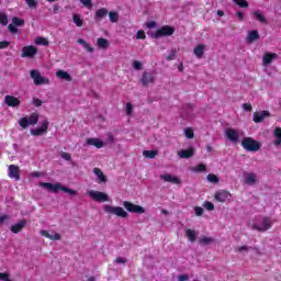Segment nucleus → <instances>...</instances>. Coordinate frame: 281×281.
<instances>
[{
  "label": "nucleus",
  "mask_w": 281,
  "mask_h": 281,
  "mask_svg": "<svg viewBox=\"0 0 281 281\" xmlns=\"http://www.w3.org/2000/svg\"><path fill=\"white\" fill-rule=\"evenodd\" d=\"M40 188H45V190H48L49 192H58L59 190H61V192H67V194H70V196H76V194H78V192L74 189H69L63 184H60V182L57 183H52V182H40L38 183Z\"/></svg>",
  "instance_id": "1"
},
{
  "label": "nucleus",
  "mask_w": 281,
  "mask_h": 281,
  "mask_svg": "<svg viewBox=\"0 0 281 281\" xmlns=\"http://www.w3.org/2000/svg\"><path fill=\"white\" fill-rule=\"evenodd\" d=\"M241 146L244 150L248 153H258L260 150V142L254 139L252 137H244L241 140Z\"/></svg>",
  "instance_id": "2"
},
{
  "label": "nucleus",
  "mask_w": 281,
  "mask_h": 281,
  "mask_svg": "<svg viewBox=\"0 0 281 281\" xmlns=\"http://www.w3.org/2000/svg\"><path fill=\"white\" fill-rule=\"evenodd\" d=\"M19 124L21 128H26L29 126H36V124H38V113L33 112L29 117L24 116L20 119Z\"/></svg>",
  "instance_id": "3"
},
{
  "label": "nucleus",
  "mask_w": 281,
  "mask_h": 281,
  "mask_svg": "<svg viewBox=\"0 0 281 281\" xmlns=\"http://www.w3.org/2000/svg\"><path fill=\"white\" fill-rule=\"evenodd\" d=\"M175 34V27L170 25H164L156 32L151 33V38H164L166 36H172Z\"/></svg>",
  "instance_id": "4"
},
{
  "label": "nucleus",
  "mask_w": 281,
  "mask_h": 281,
  "mask_svg": "<svg viewBox=\"0 0 281 281\" xmlns=\"http://www.w3.org/2000/svg\"><path fill=\"white\" fill-rule=\"evenodd\" d=\"M104 212L108 214H114V216H119L120 218H128V212L124 211L122 206L105 205Z\"/></svg>",
  "instance_id": "5"
},
{
  "label": "nucleus",
  "mask_w": 281,
  "mask_h": 281,
  "mask_svg": "<svg viewBox=\"0 0 281 281\" xmlns=\"http://www.w3.org/2000/svg\"><path fill=\"white\" fill-rule=\"evenodd\" d=\"M30 76L34 82V85H36V87H41L42 85H49V80L43 76H41V71L38 70H31L30 71Z\"/></svg>",
  "instance_id": "6"
},
{
  "label": "nucleus",
  "mask_w": 281,
  "mask_h": 281,
  "mask_svg": "<svg viewBox=\"0 0 281 281\" xmlns=\"http://www.w3.org/2000/svg\"><path fill=\"white\" fill-rule=\"evenodd\" d=\"M123 207H125V210L132 214H144L146 212L144 206L134 204L133 202L128 201H123Z\"/></svg>",
  "instance_id": "7"
},
{
  "label": "nucleus",
  "mask_w": 281,
  "mask_h": 281,
  "mask_svg": "<svg viewBox=\"0 0 281 281\" xmlns=\"http://www.w3.org/2000/svg\"><path fill=\"white\" fill-rule=\"evenodd\" d=\"M88 195H90L92 201H97V203H106L109 201V194L101 191L90 190L88 191Z\"/></svg>",
  "instance_id": "8"
},
{
  "label": "nucleus",
  "mask_w": 281,
  "mask_h": 281,
  "mask_svg": "<svg viewBox=\"0 0 281 281\" xmlns=\"http://www.w3.org/2000/svg\"><path fill=\"white\" fill-rule=\"evenodd\" d=\"M273 223L271 222V217H262L261 226H258L257 224H252L251 228L256 232H269L271 229Z\"/></svg>",
  "instance_id": "9"
},
{
  "label": "nucleus",
  "mask_w": 281,
  "mask_h": 281,
  "mask_svg": "<svg viewBox=\"0 0 281 281\" xmlns=\"http://www.w3.org/2000/svg\"><path fill=\"white\" fill-rule=\"evenodd\" d=\"M155 72L153 71H144L142 75V78L139 79V82L143 85V87H148V85H155Z\"/></svg>",
  "instance_id": "10"
},
{
  "label": "nucleus",
  "mask_w": 281,
  "mask_h": 281,
  "mask_svg": "<svg viewBox=\"0 0 281 281\" xmlns=\"http://www.w3.org/2000/svg\"><path fill=\"white\" fill-rule=\"evenodd\" d=\"M48 130H49V121L45 120L43 121L41 127L33 128L30 131V133L31 135H33V137H41V135H45V133H47Z\"/></svg>",
  "instance_id": "11"
},
{
  "label": "nucleus",
  "mask_w": 281,
  "mask_h": 281,
  "mask_svg": "<svg viewBox=\"0 0 281 281\" xmlns=\"http://www.w3.org/2000/svg\"><path fill=\"white\" fill-rule=\"evenodd\" d=\"M36 54H38V49L33 45L22 47V58H34Z\"/></svg>",
  "instance_id": "12"
},
{
  "label": "nucleus",
  "mask_w": 281,
  "mask_h": 281,
  "mask_svg": "<svg viewBox=\"0 0 281 281\" xmlns=\"http://www.w3.org/2000/svg\"><path fill=\"white\" fill-rule=\"evenodd\" d=\"M4 104L7 106H10L11 109H16V108L21 106V99L16 98L14 95L7 94L4 97Z\"/></svg>",
  "instance_id": "13"
},
{
  "label": "nucleus",
  "mask_w": 281,
  "mask_h": 281,
  "mask_svg": "<svg viewBox=\"0 0 281 281\" xmlns=\"http://www.w3.org/2000/svg\"><path fill=\"white\" fill-rule=\"evenodd\" d=\"M225 136L233 144H237L238 139L240 137V135H238V131H236V130H234L232 127L226 128Z\"/></svg>",
  "instance_id": "14"
},
{
  "label": "nucleus",
  "mask_w": 281,
  "mask_h": 281,
  "mask_svg": "<svg viewBox=\"0 0 281 281\" xmlns=\"http://www.w3.org/2000/svg\"><path fill=\"white\" fill-rule=\"evenodd\" d=\"M9 177L10 179H14L15 181L21 180V169L16 165L9 166Z\"/></svg>",
  "instance_id": "15"
},
{
  "label": "nucleus",
  "mask_w": 281,
  "mask_h": 281,
  "mask_svg": "<svg viewBox=\"0 0 281 281\" xmlns=\"http://www.w3.org/2000/svg\"><path fill=\"white\" fill-rule=\"evenodd\" d=\"M27 226V220L22 218L16 224H13L10 228L12 234H19V232H23L25 227Z\"/></svg>",
  "instance_id": "16"
},
{
  "label": "nucleus",
  "mask_w": 281,
  "mask_h": 281,
  "mask_svg": "<svg viewBox=\"0 0 281 281\" xmlns=\"http://www.w3.org/2000/svg\"><path fill=\"white\" fill-rule=\"evenodd\" d=\"M271 113L269 111L263 110L261 112H255L252 115V121L255 124H260V122H263L266 117H270Z\"/></svg>",
  "instance_id": "17"
},
{
  "label": "nucleus",
  "mask_w": 281,
  "mask_h": 281,
  "mask_svg": "<svg viewBox=\"0 0 281 281\" xmlns=\"http://www.w3.org/2000/svg\"><path fill=\"white\" fill-rule=\"evenodd\" d=\"M229 196H232V194L229 193V191L226 190H220L215 193L214 199L215 201H217L218 203H225V201H227V199H229Z\"/></svg>",
  "instance_id": "18"
},
{
  "label": "nucleus",
  "mask_w": 281,
  "mask_h": 281,
  "mask_svg": "<svg viewBox=\"0 0 281 281\" xmlns=\"http://www.w3.org/2000/svg\"><path fill=\"white\" fill-rule=\"evenodd\" d=\"M160 179H162V181H166L167 183H173L175 186H181V179H179L177 176L161 175Z\"/></svg>",
  "instance_id": "19"
},
{
  "label": "nucleus",
  "mask_w": 281,
  "mask_h": 281,
  "mask_svg": "<svg viewBox=\"0 0 281 281\" xmlns=\"http://www.w3.org/2000/svg\"><path fill=\"white\" fill-rule=\"evenodd\" d=\"M178 157H180V159H190L191 157H194V147L181 149L180 151H178Z\"/></svg>",
  "instance_id": "20"
},
{
  "label": "nucleus",
  "mask_w": 281,
  "mask_h": 281,
  "mask_svg": "<svg viewBox=\"0 0 281 281\" xmlns=\"http://www.w3.org/2000/svg\"><path fill=\"white\" fill-rule=\"evenodd\" d=\"M257 181H258V178L256 173L254 172L245 173L244 183H246V186H254V183H256Z\"/></svg>",
  "instance_id": "21"
},
{
  "label": "nucleus",
  "mask_w": 281,
  "mask_h": 281,
  "mask_svg": "<svg viewBox=\"0 0 281 281\" xmlns=\"http://www.w3.org/2000/svg\"><path fill=\"white\" fill-rule=\"evenodd\" d=\"M278 58V54L276 53H266L262 57V64L263 65H271V63L274 61V59Z\"/></svg>",
  "instance_id": "22"
},
{
  "label": "nucleus",
  "mask_w": 281,
  "mask_h": 281,
  "mask_svg": "<svg viewBox=\"0 0 281 281\" xmlns=\"http://www.w3.org/2000/svg\"><path fill=\"white\" fill-rule=\"evenodd\" d=\"M258 38H260V33H258V30H252V31L248 32V34L246 36L247 43H256V41H258Z\"/></svg>",
  "instance_id": "23"
},
{
  "label": "nucleus",
  "mask_w": 281,
  "mask_h": 281,
  "mask_svg": "<svg viewBox=\"0 0 281 281\" xmlns=\"http://www.w3.org/2000/svg\"><path fill=\"white\" fill-rule=\"evenodd\" d=\"M205 44H198L193 48L194 56H196L198 58H203V54H205Z\"/></svg>",
  "instance_id": "24"
},
{
  "label": "nucleus",
  "mask_w": 281,
  "mask_h": 281,
  "mask_svg": "<svg viewBox=\"0 0 281 281\" xmlns=\"http://www.w3.org/2000/svg\"><path fill=\"white\" fill-rule=\"evenodd\" d=\"M86 144H88V146H94L95 148L104 147V142L100 140L99 138H88Z\"/></svg>",
  "instance_id": "25"
},
{
  "label": "nucleus",
  "mask_w": 281,
  "mask_h": 281,
  "mask_svg": "<svg viewBox=\"0 0 281 281\" xmlns=\"http://www.w3.org/2000/svg\"><path fill=\"white\" fill-rule=\"evenodd\" d=\"M106 14H109V9L106 8L98 9L94 14V21H102V19H104Z\"/></svg>",
  "instance_id": "26"
},
{
  "label": "nucleus",
  "mask_w": 281,
  "mask_h": 281,
  "mask_svg": "<svg viewBox=\"0 0 281 281\" xmlns=\"http://www.w3.org/2000/svg\"><path fill=\"white\" fill-rule=\"evenodd\" d=\"M41 236H45V238H48L49 240H60L61 236L59 233H55L54 235L49 234L47 231H41Z\"/></svg>",
  "instance_id": "27"
},
{
  "label": "nucleus",
  "mask_w": 281,
  "mask_h": 281,
  "mask_svg": "<svg viewBox=\"0 0 281 281\" xmlns=\"http://www.w3.org/2000/svg\"><path fill=\"white\" fill-rule=\"evenodd\" d=\"M57 78H60L61 80H66L67 82H71V75L65 70H58L56 72Z\"/></svg>",
  "instance_id": "28"
},
{
  "label": "nucleus",
  "mask_w": 281,
  "mask_h": 281,
  "mask_svg": "<svg viewBox=\"0 0 281 281\" xmlns=\"http://www.w3.org/2000/svg\"><path fill=\"white\" fill-rule=\"evenodd\" d=\"M94 175L98 177L100 180V183H106V176H104V172H102V169L95 167L93 169Z\"/></svg>",
  "instance_id": "29"
},
{
  "label": "nucleus",
  "mask_w": 281,
  "mask_h": 281,
  "mask_svg": "<svg viewBox=\"0 0 281 281\" xmlns=\"http://www.w3.org/2000/svg\"><path fill=\"white\" fill-rule=\"evenodd\" d=\"M186 236L190 240V243H195L196 241V231L192 228H188L186 231Z\"/></svg>",
  "instance_id": "30"
},
{
  "label": "nucleus",
  "mask_w": 281,
  "mask_h": 281,
  "mask_svg": "<svg viewBox=\"0 0 281 281\" xmlns=\"http://www.w3.org/2000/svg\"><path fill=\"white\" fill-rule=\"evenodd\" d=\"M254 16L259 21V23H263V25H267V18L262 14V11L257 10L254 12Z\"/></svg>",
  "instance_id": "31"
},
{
  "label": "nucleus",
  "mask_w": 281,
  "mask_h": 281,
  "mask_svg": "<svg viewBox=\"0 0 281 281\" xmlns=\"http://www.w3.org/2000/svg\"><path fill=\"white\" fill-rule=\"evenodd\" d=\"M97 44H98V47H100V49L109 48V40H106L104 37H99L97 40Z\"/></svg>",
  "instance_id": "32"
},
{
  "label": "nucleus",
  "mask_w": 281,
  "mask_h": 281,
  "mask_svg": "<svg viewBox=\"0 0 281 281\" xmlns=\"http://www.w3.org/2000/svg\"><path fill=\"white\" fill-rule=\"evenodd\" d=\"M212 243H214V238L212 237H207V236H202L199 238V245H212Z\"/></svg>",
  "instance_id": "33"
},
{
  "label": "nucleus",
  "mask_w": 281,
  "mask_h": 281,
  "mask_svg": "<svg viewBox=\"0 0 281 281\" xmlns=\"http://www.w3.org/2000/svg\"><path fill=\"white\" fill-rule=\"evenodd\" d=\"M72 22L75 25H77V27H82V25H85V20H82L80 14L72 15Z\"/></svg>",
  "instance_id": "34"
},
{
  "label": "nucleus",
  "mask_w": 281,
  "mask_h": 281,
  "mask_svg": "<svg viewBox=\"0 0 281 281\" xmlns=\"http://www.w3.org/2000/svg\"><path fill=\"white\" fill-rule=\"evenodd\" d=\"M274 137L277 138L274 140V146H280L281 145V127L274 128Z\"/></svg>",
  "instance_id": "35"
},
{
  "label": "nucleus",
  "mask_w": 281,
  "mask_h": 281,
  "mask_svg": "<svg viewBox=\"0 0 281 281\" xmlns=\"http://www.w3.org/2000/svg\"><path fill=\"white\" fill-rule=\"evenodd\" d=\"M11 21L15 25V27H23V25H25V20L19 16H13Z\"/></svg>",
  "instance_id": "36"
},
{
  "label": "nucleus",
  "mask_w": 281,
  "mask_h": 281,
  "mask_svg": "<svg viewBox=\"0 0 281 281\" xmlns=\"http://www.w3.org/2000/svg\"><path fill=\"white\" fill-rule=\"evenodd\" d=\"M144 157H147V159H155L157 155H159V151L157 150H144L143 151Z\"/></svg>",
  "instance_id": "37"
},
{
  "label": "nucleus",
  "mask_w": 281,
  "mask_h": 281,
  "mask_svg": "<svg viewBox=\"0 0 281 281\" xmlns=\"http://www.w3.org/2000/svg\"><path fill=\"white\" fill-rule=\"evenodd\" d=\"M108 14H109V19H110L111 23H117V21H120V14H117V12L110 11V12H108Z\"/></svg>",
  "instance_id": "38"
},
{
  "label": "nucleus",
  "mask_w": 281,
  "mask_h": 281,
  "mask_svg": "<svg viewBox=\"0 0 281 281\" xmlns=\"http://www.w3.org/2000/svg\"><path fill=\"white\" fill-rule=\"evenodd\" d=\"M207 170V166L205 164H199L198 166L193 167V172H205Z\"/></svg>",
  "instance_id": "39"
},
{
  "label": "nucleus",
  "mask_w": 281,
  "mask_h": 281,
  "mask_svg": "<svg viewBox=\"0 0 281 281\" xmlns=\"http://www.w3.org/2000/svg\"><path fill=\"white\" fill-rule=\"evenodd\" d=\"M31 10H36L38 8V1L36 0H24Z\"/></svg>",
  "instance_id": "40"
},
{
  "label": "nucleus",
  "mask_w": 281,
  "mask_h": 281,
  "mask_svg": "<svg viewBox=\"0 0 281 281\" xmlns=\"http://www.w3.org/2000/svg\"><path fill=\"white\" fill-rule=\"evenodd\" d=\"M206 179L210 183H218V181H220L218 176H216L214 173H209Z\"/></svg>",
  "instance_id": "41"
},
{
  "label": "nucleus",
  "mask_w": 281,
  "mask_h": 281,
  "mask_svg": "<svg viewBox=\"0 0 281 281\" xmlns=\"http://www.w3.org/2000/svg\"><path fill=\"white\" fill-rule=\"evenodd\" d=\"M234 3L239 8H249V2H247V0H234Z\"/></svg>",
  "instance_id": "42"
},
{
  "label": "nucleus",
  "mask_w": 281,
  "mask_h": 281,
  "mask_svg": "<svg viewBox=\"0 0 281 281\" xmlns=\"http://www.w3.org/2000/svg\"><path fill=\"white\" fill-rule=\"evenodd\" d=\"M35 43H36V45H44V46L49 45V42L45 37H37L35 40Z\"/></svg>",
  "instance_id": "43"
},
{
  "label": "nucleus",
  "mask_w": 281,
  "mask_h": 281,
  "mask_svg": "<svg viewBox=\"0 0 281 281\" xmlns=\"http://www.w3.org/2000/svg\"><path fill=\"white\" fill-rule=\"evenodd\" d=\"M184 135L188 139H194V131L190 127L184 130Z\"/></svg>",
  "instance_id": "44"
},
{
  "label": "nucleus",
  "mask_w": 281,
  "mask_h": 281,
  "mask_svg": "<svg viewBox=\"0 0 281 281\" xmlns=\"http://www.w3.org/2000/svg\"><path fill=\"white\" fill-rule=\"evenodd\" d=\"M137 41H146V32L144 30H139L136 33Z\"/></svg>",
  "instance_id": "45"
},
{
  "label": "nucleus",
  "mask_w": 281,
  "mask_h": 281,
  "mask_svg": "<svg viewBox=\"0 0 281 281\" xmlns=\"http://www.w3.org/2000/svg\"><path fill=\"white\" fill-rule=\"evenodd\" d=\"M144 65L139 60H134L133 61V68L136 69V71H142Z\"/></svg>",
  "instance_id": "46"
},
{
  "label": "nucleus",
  "mask_w": 281,
  "mask_h": 281,
  "mask_svg": "<svg viewBox=\"0 0 281 281\" xmlns=\"http://www.w3.org/2000/svg\"><path fill=\"white\" fill-rule=\"evenodd\" d=\"M0 23L1 25H8V15L0 11Z\"/></svg>",
  "instance_id": "47"
},
{
  "label": "nucleus",
  "mask_w": 281,
  "mask_h": 281,
  "mask_svg": "<svg viewBox=\"0 0 281 281\" xmlns=\"http://www.w3.org/2000/svg\"><path fill=\"white\" fill-rule=\"evenodd\" d=\"M80 3H82V5L89 10L93 8V2L91 0H80Z\"/></svg>",
  "instance_id": "48"
},
{
  "label": "nucleus",
  "mask_w": 281,
  "mask_h": 281,
  "mask_svg": "<svg viewBox=\"0 0 281 281\" xmlns=\"http://www.w3.org/2000/svg\"><path fill=\"white\" fill-rule=\"evenodd\" d=\"M177 58V49H171L170 54L166 57V60H175Z\"/></svg>",
  "instance_id": "49"
},
{
  "label": "nucleus",
  "mask_w": 281,
  "mask_h": 281,
  "mask_svg": "<svg viewBox=\"0 0 281 281\" xmlns=\"http://www.w3.org/2000/svg\"><path fill=\"white\" fill-rule=\"evenodd\" d=\"M8 30L11 34H18L19 33V29L16 27V25L14 24H9L8 25Z\"/></svg>",
  "instance_id": "50"
},
{
  "label": "nucleus",
  "mask_w": 281,
  "mask_h": 281,
  "mask_svg": "<svg viewBox=\"0 0 281 281\" xmlns=\"http://www.w3.org/2000/svg\"><path fill=\"white\" fill-rule=\"evenodd\" d=\"M249 249H254V247H247V246H239L235 249L238 254H241V251H249Z\"/></svg>",
  "instance_id": "51"
},
{
  "label": "nucleus",
  "mask_w": 281,
  "mask_h": 281,
  "mask_svg": "<svg viewBox=\"0 0 281 281\" xmlns=\"http://www.w3.org/2000/svg\"><path fill=\"white\" fill-rule=\"evenodd\" d=\"M32 102L36 108L43 106V101L36 97H33Z\"/></svg>",
  "instance_id": "52"
},
{
  "label": "nucleus",
  "mask_w": 281,
  "mask_h": 281,
  "mask_svg": "<svg viewBox=\"0 0 281 281\" xmlns=\"http://www.w3.org/2000/svg\"><path fill=\"white\" fill-rule=\"evenodd\" d=\"M203 206L205 207V210H209V212L214 211V203L210 201L205 202Z\"/></svg>",
  "instance_id": "53"
},
{
  "label": "nucleus",
  "mask_w": 281,
  "mask_h": 281,
  "mask_svg": "<svg viewBox=\"0 0 281 281\" xmlns=\"http://www.w3.org/2000/svg\"><path fill=\"white\" fill-rule=\"evenodd\" d=\"M241 109H244V111H247V112L254 111V106H251V103H244L241 105Z\"/></svg>",
  "instance_id": "54"
},
{
  "label": "nucleus",
  "mask_w": 281,
  "mask_h": 281,
  "mask_svg": "<svg viewBox=\"0 0 281 281\" xmlns=\"http://www.w3.org/2000/svg\"><path fill=\"white\" fill-rule=\"evenodd\" d=\"M114 262H116V265H126L127 260L124 257H117Z\"/></svg>",
  "instance_id": "55"
},
{
  "label": "nucleus",
  "mask_w": 281,
  "mask_h": 281,
  "mask_svg": "<svg viewBox=\"0 0 281 281\" xmlns=\"http://www.w3.org/2000/svg\"><path fill=\"white\" fill-rule=\"evenodd\" d=\"M194 212H195V216H203L204 210L201 206H195Z\"/></svg>",
  "instance_id": "56"
},
{
  "label": "nucleus",
  "mask_w": 281,
  "mask_h": 281,
  "mask_svg": "<svg viewBox=\"0 0 281 281\" xmlns=\"http://www.w3.org/2000/svg\"><path fill=\"white\" fill-rule=\"evenodd\" d=\"M8 47H10V42L8 41L0 42V49H8Z\"/></svg>",
  "instance_id": "57"
},
{
  "label": "nucleus",
  "mask_w": 281,
  "mask_h": 281,
  "mask_svg": "<svg viewBox=\"0 0 281 281\" xmlns=\"http://www.w3.org/2000/svg\"><path fill=\"white\" fill-rule=\"evenodd\" d=\"M61 158H64L65 161H71V154L63 151Z\"/></svg>",
  "instance_id": "58"
},
{
  "label": "nucleus",
  "mask_w": 281,
  "mask_h": 281,
  "mask_svg": "<svg viewBox=\"0 0 281 281\" xmlns=\"http://www.w3.org/2000/svg\"><path fill=\"white\" fill-rule=\"evenodd\" d=\"M146 27H148V30H153V29L157 27V22L149 21L146 23Z\"/></svg>",
  "instance_id": "59"
},
{
  "label": "nucleus",
  "mask_w": 281,
  "mask_h": 281,
  "mask_svg": "<svg viewBox=\"0 0 281 281\" xmlns=\"http://www.w3.org/2000/svg\"><path fill=\"white\" fill-rule=\"evenodd\" d=\"M126 113L127 115H131L133 113V104L126 103Z\"/></svg>",
  "instance_id": "60"
},
{
  "label": "nucleus",
  "mask_w": 281,
  "mask_h": 281,
  "mask_svg": "<svg viewBox=\"0 0 281 281\" xmlns=\"http://www.w3.org/2000/svg\"><path fill=\"white\" fill-rule=\"evenodd\" d=\"M236 16L239 21H245V13H243L241 11H237Z\"/></svg>",
  "instance_id": "61"
},
{
  "label": "nucleus",
  "mask_w": 281,
  "mask_h": 281,
  "mask_svg": "<svg viewBox=\"0 0 281 281\" xmlns=\"http://www.w3.org/2000/svg\"><path fill=\"white\" fill-rule=\"evenodd\" d=\"M83 47H85V49H87V52H89L90 54H93L94 49H93V47L91 46V44L86 43V45H85Z\"/></svg>",
  "instance_id": "62"
},
{
  "label": "nucleus",
  "mask_w": 281,
  "mask_h": 281,
  "mask_svg": "<svg viewBox=\"0 0 281 281\" xmlns=\"http://www.w3.org/2000/svg\"><path fill=\"white\" fill-rule=\"evenodd\" d=\"M178 280L179 281H189L190 277L188 274H181V276H179Z\"/></svg>",
  "instance_id": "63"
},
{
  "label": "nucleus",
  "mask_w": 281,
  "mask_h": 281,
  "mask_svg": "<svg viewBox=\"0 0 281 281\" xmlns=\"http://www.w3.org/2000/svg\"><path fill=\"white\" fill-rule=\"evenodd\" d=\"M58 12H60V7L58 4H54L53 13L58 14Z\"/></svg>",
  "instance_id": "64"
}]
</instances>
